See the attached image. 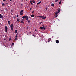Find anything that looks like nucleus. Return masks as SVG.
Masks as SVG:
<instances>
[{
  "label": "nucleus",
  "mask_w": 76,
  "mask_h": 76,
  "mask_svg": "<svg viewBox=\"0 0 76 76\" xmlns=\"http://www.w3.org/2000/svg\"><path fill=\"white\" fill-rule=\"evenodd\" d=\"M22 18L23 19H26V20H28L29 19V17H28L27 15L23 16L22 17Z\"/></svg>",
  "instance_id": "f257e3e1"
},
{
  "label": "nucleus",
  "mask_w": 76,
  "mask_h": 76,
  "mask_svg": "<svg viewBox=\"0 0 76 76\" xmlns=\"http://www.w3.org/2000/svg\"><path fill=\"white\" fill-rule=\"evenodd\" d=\"M24 11L23 10H21L20 11V15H21V16H22V15H23V12Z\"/></svg>",
  "instance_id": "f03ea898"
},
{
  "label": "nucleus",
  "mask_w": 76,
  "mask_h": 76,
  "mask_svg": "<svg viewBox=\"0 0 76 76\" xmlns=\"http://www.w3.org/2000/svg\"><path fill=\"white\" fill-rule=\"evenodd\" d=\"M13 24H12L10 25V28L11 30L12 31H13Z\"/></svg>",
  "instance_id": "7ed1b4c3"
},
{
  "label": "nucleus",
  "mask_w": 76,
  "mask_h": 76,
  "mask_svg": "<svg viewBox=\"0 0 76 76\" xmlns=\"http://www.w3.org/2000/svg\"><path fill=\"white\" fill-rule=\"evenodd\" d=\"M5 31L6 32H7V29H8V28H7V26H5Z\"/></svg>",
  "instance_id": "20e7f679"
},
{
  "label": "nucleus",
  "mask_w": 76,
  "mask_h": 76,
  "mask_svg": "<svg viewBox=\"0 0 76 76\" xmlns=\"http://www.w3.org/2000/svg\"><path fill=\"white\" fill-rule=\"evenodd\" d=\"M41 29H44V30H45V26H43V27H40V28Z\"/></svg>",
  "instance_id": "39448f33"
},
{
  "label": "nucleus",
  "mask_w": 76,
  "mask_h": 76,
  "mask_svg": "<svg viewBox=\"0 0 76 76\" xmlns=\"http://www.w3.org/2000/svg\"><path fill=\"white\" fill-rule=\"evenodd\" d=\"M56 43H57V44H58L59 43V41L58 40H56Z\"/></svg>",
  "instance_id": "423d86ee"
},
{
  "label": "nucleus",
  "mask_w": 76,
  "mask_h": 76,
  "mask_svg": "<svg viewBox=\"0 0 76 76\" xmlns=\"http://www.w3.org/2000/svg\"><path fill=\"white\" fill-rule=\"evenodd\" d=\"M46 18V16L44 17L43 16H42V19H45Z\"/></svg>",
  "instance_id": "0eeeda50"
},
{
  "label": "nucleus",
  "mask_w": 76,
  "mask_h": 76,
  "mask_svg": "<svg viewBox=\"0 0 76 76\" xmlns=\"http://www.w3.org/2000/svg\"><path fill=\"white\" fill-rule=\"evenodd\" d=\"M42 3V2L40 1L38 3H37V5H38V4H40V3Z\"/></svg>",
  "instance_id": "6e6552de"
},
{
  "label": "nucleus",
  "mask_w": 76,
  "mask_h": 76,
  "mask_svg": "<svg viewBox=\"0 0 76 76\" xmlns=\"http://www.w3.org/2000/svg\"><path fill=\"white\" fill-rule=\"evenodd\" d=\"M51 40V38H49L48 39V42H50V41Z\"/></svg>",
  "instance_id": "1a4fd4ad"
},
{
  "label": "nucleus",
  "mask_w": 76,
  "mask_h": 76,
  "mask_svg": "<svg viewBox=\"0 0 76 76\" xmlns=\"http://www.w3.org/2000/svg\"><path fill=\"white\" fill-rule=\"evenodd\" d=\"M3 18V16H2L1 14H0V18Z\"/></svg>",
  "instance_id": "9d476101"
},
{
  "label": "nucleus",
  "mask_w": 76,
  "mask_h": 76,
  "mask_svg": "<svg viewBox=\"0 0 76 76\" xmlns=\"http://www.w3.org/2000/svg\"><path fill=\"white\" fill-rule=\"evenodd\" d=\"M17 32H18V31H17V30H16L15 31V34H16Z\"/></svg>",
  "instance_id": "9b49d317"
},
{
  "label": "nucleus",
  "mask_w": 76,
  "mask_h": 76,
  "mask_svg": "<svg viewBox=\"0 0 76 76\" xmlns=\"http://www.w3.org/2000/svg\"><path fill=\"white\" fill-rule=\"evenodd\" d=\"M61 10H58L57 11L58 13H60V12Z\"/></svg>",
  "instance_id": "f8f14e48"
},
{
  "label": "nucleus",
  "mask_w": 76,
  "mask_h": 76,
  "mask_svg": "<svg viewBox=\"0 0 76 76\" xmlns=\"http://www.w3.org/2000/svg\"><path fill=\"white\" fill-rule=\"evenodd\" d=\"M51 6H53V7H54V4H51Z\"/></svg>",
  "instance_id": "ddd939ff"
},
{
  "label": "nucleus",
  "mask_w": 76,
  "mask_h": 76,
  "mask_svg": "<svg viewBox=\"0 0 76 76\" xmlns=\"http://www.w3.org/2000/svg\"><path fill=\"white\" fill-rule=\"evenodd\" d=\"M58 12L57 11L55 13V15H57V14H58Z\"/></svg>",
  "instance_id": "4468645a"
},
{
  "label": "nucleus",
  "mask_w": 76,
  "mask_h": 76,
  "mask_svg": "<svg viewBox=\"0 0 76 76\" xmlns=\"http://www.w3.org/2000/svg\"><path fill=\"white\" fill-rule=\"evenodd\" d=\"M10 21H9L8 22V24H9V25H10Z\"/></svg>",
  "instance_id": "2eb2a0df"
},
{
  "label": "nucleus",
  "mask_w": 76,
  "mask_h": 76,
  "mask_svg": "<svg viewBox=\"0 0 76 76\" xmlns=\"http://www.w3.org/2000/svg\"><path fill=\"white\" fill-rule=\"evenodd\" d=\"M31 17L32 18H34V15H31Z\"/></svg>",
  "instance_id": "dca6fc26"
},
{
  "label": "nucleus",
  "mask_w": 76,
  "mask_h": 76,
  "mask_svg": "<svg viewBox=\"0 0 76 76\" xmlns=\"http://www.w3.org/2000/svg\"><path fill=\"white\" fill-rule=\"evenodd\" d=\"M43 16H38V17H39V18H42Z\"/></svg>",
  "instance_id": "f3484780"
},
{
  "label": "nucleus",
  "mask_w": 76,
  "mask_h": 76,
  "mask_svg": "<svg viewBox=\"0 0 76 76\" xmlns=\"http://www.w3.org/2000/svg\"><path fill=\"white\" fill-rule=\"evenodd\" d=\"M17 22H19V19H17Z\"/></svg>",
  "instance_id": "a211bd4d"
},
{
  "label": "nucleus",
  "mask_w": 76,
  "mask_h": 76,
  "mask_svg": "<svg viewBox=\"0 0 76 76\" xmlns=\"http://www.w3.org/2000/svg\"><path fill=\"white\" fill-rule=\"evenodd\" d=\"M2 6H5V5L4 4V3L2 4Z\"/></svg>",
  "instance_id": "6ab92c4d"
},
{
  "label": "nucleus",
  "mask_w": 76,
  "mask_h": 76,
  "mask_svg": "<svg viewBox=\"0 0 76 76\" xmlns=\"http://www.w3.org/2000/svg\"><path fill=\"white\" fill-rule=\"evenodd\" d=\"M11 40H12V39L10 38L9 39V41H11Z\"/></svg>",
  "instance_id": "aec40b11"
},
{
  "label": "nucleus",
  "mask_w": 76,
  "mask_h": 76,
  "mask_svg": "<svg viewBox=\"0 0 76 76\" xmlns=\"http://www.w3.org/2000/svg\"><path fill=\"white\" fill-rule=\"evenodd\" d=\"M23 20H21V23H23Z\"/></svg>",
  "instance_id": "412c9836"
},
{
  "label": "nucleus",
  "mask_w": 76,
  "mask_h": 76,
  "mask_svg": "<svg viewBox=\"0 0 76 76\" xmlns=\"http://www.w3.org/2000/svg\"><path fill=\"white\" fill-rule=\"evenodd\" d=\"M34 1H30V3H32Z\"/></svg>",
  "instance_id": "4be33fe9"
},
{
  "label": "nucleus",
  "mask_w": 76,
  "mask_h": 76,
  "mask_svg": "<svg viewBox=\"0 0 76 76\" xmlns=\"http://www.w3.org/2000/svg\"><path fill=\"white\" fill-rule=\"evenodd\" d=\"M57 16H58V15H56L55 16V18H57Z\"/></svg>",
  "instance_id": "5701e85b"
},
{
  "label": "nucleus",
  "mask_w": 76,
  "mask_h": 76,
  "mask_svg": "<svg viewBox=\"0 0 76 76\" xmlns=\"http://www.w3.org/2000/svg\"><path fill=\"white\" fill-rule=\"evenodd\" d=\"M35 1H33L32 3H35Z\"/></svg>",
  "instance_id": "b1692460"
},
{
  "label": "nucleus",
  "mask_w": 76,
  "mask_h": 76,
  "mask_svg": "<svg viewBox=\"0 0 76 76\" xmlns=\"http://www.w3.org/2000/svg\"><path fill=\"white\" fill-rule=\"evenodd\" d=\"M30 20H28V23H29L30 22Z\"/></svg>",
  "instance_id": "393cba45"
},
{
  "label": "nucleus",
  "mask_w": 76,
  "mask_h": 76,
  "mask_svg": "<svg viewBox=\"0 0 76 76\" xmlns=\"http://www.w3.org/2000/svg\"><path fill=\"white\" fill-rule=\"evenodd\" d=\"M16 16L17 18H18V17H19V15H17Z\"/></svg>",
  "instance_id": "a878e982"
},
{
  "label": "nucleus",
  "mask_w": 76,
  "mask_h": 76,
  "mask_svg": "<svg viewBox=\"0 0 76 76\" xmlns=\"http://www.w3.org/2000/svg\"><path fill=\"white\" fill-rule=\"evenodd\" d=\"M42 23V22H40L39 24H41V23Z\"/></svg>",
  "instance_id": "bb28decb"
},
{
  "label": "nucleus",
  "mask_w": 76,
  "mask_h": 76,
  "mask_svg": "<svg viewBox=\"0 0 76 76\" xmlns=\"http://www.w3.org/2000/svg\"><path fill=\"white\" fill-rule=\"evenodd\" d=\"M15 41H16V40H17V37H15Z\"/></svg>",
  "instance_id": "cd10ccee"
},
{
  "label": "nucleus",
  "mask_w": 76,
  "mask_h": 76,
  "mask_svg": "<svg viewBox=\"0 0 76 76\" xmlns=\"http://www.w3.org/2000/svg\"><path fill=\"white\" fill-rule=\"evenodd\" d=\"M58 1V0H56L55 2H57Z\"/></svg>",
  "instance_id": "c85d7f7f"
},
{
  "label": "nucleus",
  "mask_w": 76,
  "mask_h": 76,
  "mask_svg": "<svg viewBox=\"0 0 76 76\" xmlns=\"http://www.w3.org/2000/svg\"><path fill=\"white\" fill-rule=\"evenodd\" d=\"M14 43H12V45H14Z\"/></svg>",
  "instance_id": "c756f323"
},
{
  "label": "nucleus",
  "mask_w": 76,
  "mask_h": 76,
  "mask_svg": "<svg viewBox=\"0 0 76 76\" xmlns=\"http://www.w3.org/2000/svg\"><path fill=\"white\" fill-rule=\"evenodd\" d=\"M59 4H61V1L59 2Z\"/></svg>",
  "instance_id": "7c9ffc66"
},
{
  "label": "nucleus",
  "mask_w": 76,
  "mask_h": 76,
  "mask_svg": "<svg viewBox=\"0 0 76 76\" xmlns=\"http://www.w3.org/2000/svg\"><path fill=\"white\" fill-rule=\"evenodd\" d=\"M34 11H32V13H34Z\"/></svg>",
  "instance_id": "2f4dec72"
},
{
  "label": "nucleus",
  "mask_w": 76,
  "mask_h": 76,
  "mask_svg": "<svg viewBox=\"0 0 76 76\" xmlns=\"http://www.w3.org/2000/svg\"><path fill=\"white\" fill-rule=\"evenodd\" d=\"M17 37H18V36L17 35L15 36V38H17Z\"/></svg>",
  "instance_id": "473e14b6"
},
{
  "label": "nucleus",
  "mask_w": 76,
  "mask_h": 76,
  "mask_svg": "<svg viewBox=\"0 0 76 76\" xmlns=\"http://www.w3.org/2000/svg\"><path fill=\"white\" fill-rule=\"evenodd\" d=\"M6 0H3V1H5Z\"/></svg>",
  "instance_id": "72a5a7b5"
},
{
  "label": "nucleus",
  "mask_w": 76,
  "mask_h": 76,
  "mask_svg": "<svg viewBox=\"0 0 76 76\" xmlns=\"http://www.w3.org/2000/svg\"><path fill=\"white\" fill-rule=\"evenodd\" d=\"M32 9V8H30V10H31Z\"/></svg>",
  "instance_id": "f704fd0d"
},
{
  "label": "nucleus",
  "mask_w": 76,
  "mask_h": 76,
  "mask_svg": "<svg viewBox=\"0 0 76 76\" xmlns=\"http://www.w3.org/2000/svg\"><path fill=\"white\" fill-rule=\"evenodd\" d=\"M4 41H5V40H6V39H4Z\"/></svg>",
  "instance_id": "c9c22d12"
},
{
  "label": "nucleus",
  "mask_w": 76,
  "mask_h": 76,
  "mask_svg": "<svg viewBox=\"0 0 76 76\" xmlns=\"http://www.w3.org/2000/svg\"><path fill=\"white\" fill-rule=\"evenodd\" d=\"M31 5H33V4L32 3H31Z\"/></svg>",
  "instance_id": "e433bc0d"
},
{
  "label": "nucleus",
  "mask_w": 76,
  "mask_h": 76,
  "mask_svg": "<svg viewBox=\"0 0 76 76\" xmlns=\"http://www.w3.org/2000/svg\"><path fill=\"white\" fill-rule=\"evenodd\" d=\"M6 4H7V5L8 4V3H6Z\"/></svg>",
  "instance_id": "4c0bfd02"
},
{
  "label": "nucleus",
  "mask_w": 76,
  "mask_h": 76,
  "mask_svg": "<svg viewBox=\"0 0 76 76\" xmlns=\"http://www.w3.org/2000/svg\"><path fill=\"white\" fill-rule=\"evenodd\" d=\"M21 6H22V5H23V4H21Z\"/></svg>",
  "instance_id": "58836bf2"
},
{
  "label": "nucleus",
  "mask_w": 76,
  "mask_h": 76,
  "mask_svg": "<svg viewBox=\"0 0 76 76\" xmlns=\"http://www.w3.org/2000/svg\"><path fill=\"white\" fill-rule=\"evenodd\" d=\"M44 24H43V25H42L43 26H44Z\"/></svg>",
  "instance_id": "ea45409f"
},
{
  "label": "nucleus",
  "mask_w": 76,
  "mask_h": 76,
  "mask_svg": "<svg viewBox=\"0 0 76 76\" xmlns=\"http://www.w3.org/2000/svg\"><path fill=\"white\" fill-rule=\"evenodd\" d=\"M46 10H47V9H48V8H46Z\"/></svg>",
  "instance_id": "a19ab883"
},
{
  "label": "nucleus",
  "mask_w": 76,
  "mask_h": 76,
  "mask_svg": "<svg viewBox=\"0 0 76 76\" xmlns=\"http://www.w3.org/2000/svg\"><path fill=\"white\" fill-rule=\"evenodd\" d=\"M35 31H37V30L36 29H35Z\"/></svg>",
  "instance_id": "79ce46f5"
},
{
  "label": "nucleus",
  "mask_w": 76,
  "mask_h": 76,
  "mask_svg": "<svg viewBox=\"0 0 76 76\" xmlns=\"http://www.w3.org/2000/svg\"><path fill=\"white\" fill-rule=\"evenodd\" d=\"M11 12H12V10H11Z\"/></svg>",
  "instance_id": "37998d69"
},
{
  "label": "nucleus",
  "mask_w": 76,
  "mask_h": 76,
  "mask_svg": "<svg viewBox=\"0 0 76 76\" xmlns=\"http://www.w3.org/2000/svg\"><path fill=\"white\" fill-rule=\"evenodd\" d=\"M10 0V1H12V0Z\"/></svg>",
  "instance_id": "c03bdc74"
},
{
  "label": "nucleus",
  "mask_w": 76,
  "mask_h": 76,
  "mask_svg": "<svg viewBox=\"0 0 76 76\" xmlns=\"http://www.w3.org/2000/svg\"><path fill=\"white\" fill-rule=\"evenodd\" d=\"M33 36H34V35H33Z\"/></svg>",
  "instance_id": "a18cd8bd"
},
{
  "label": "nucleus",
  "mask_w": 76,
  "mask_h": 76,
  "mask_svg": "<svg viewBox=\"0 0 76 76\" xmlns=\"http://www.w3.org/2000/svg\"><path fill=\"white\" fill-rule=\"evenodd\" d=\"M16 35H18V33H17V34Z\"/></svg>",
  "instance_id": "49530a36"
},
{
  "label": "nucleus",
  "mask_w": 76,
  "mask_h": 76,
  "mask_svg": "<svg viewBox=\"0 0 76 76\" xmlns=\"http://www.w3.org/2000/svg\"><path fill=\"white\" fill-rule=\"evenodd\" d=\"M29 0L31 1V0Z\"/></svg>",
  "instance_id": "de8ad7c7"
},
{
  "label": "nucleus",
  "mask_w": 76,
  "mask_h": 76,
  "mask_svg": "<svg viewBox=\"0 0 76 76\" xmlns=\"http://www.w3.org/2000/svg\"><path fill=\"white\" fill-rule=\"evenodd\" d=\"M23 23H24V22H23Z\"/></svg>",
  "instance_id": "09e8293b"
},
{
  "label": "nucleus",
  "mask_w": 76,
  "mask_h": 76,
  "mask_svg": "<svg viewBox=\"0 0 76 76\" xmlns=\"http://www.w3.org/2000/svg\"><path fill=\"white\" fill-rule=\"evenodd\" d=\"M1 24V23H0V24Z\"/></svg>",
  "instance_id": "8fccbe9b"
}]
</instances>
